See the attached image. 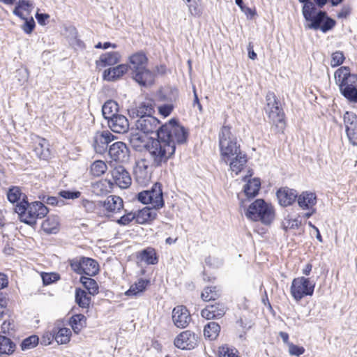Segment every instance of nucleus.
<instances>
[{
    "mask_svg": "<svg viewBox=\"0 0 357 357\" xmlns=\"http://www.w3.org/2000/svg\"><path fill=\"white\" fill-rule=\"evenodd\" d=\"M188 133L187 130L174 119L162 125L157 139H152L146 145L149 158L151 166L158 167L174 154L176 146L187 142Z\"/></svg>",
    "mask_w": 357,
    "mask_h": 357,
    "instance_id": "nucleus-1",
    "label": "nucleus"
},
{
    "mask_svg": "<svg viewBox=\"0 0 357 357\" xmlns=\"http://www.w3.org/2000/svg\"><path fill=\"white\" fill-rule=\"evenodd\" d=\"M302 13L307 22L306 26L310 29L321 30L323 33H326L336 25L335 20L328 17L326 12L317 10L314 3H308L303 6Z\"/></svg>",
    "mask_w": 357,
    "mask_h": 357,
    "instance_id": "nucleus-2",
    "label": "nucleus"
},
{
    "mask_svg": "<svg viewBox=\"0 0 357 357\" xmlns=\"http://www.w3.org/2000/svg\"><path fill=\"white\" fill-rule=\"evenodd\" d=\"M148 59L142 52H137L129 58L128 69L132 79L140 86H149L153 84L155 75L146 68Z\"/></svg>",
    "mask_w": 357,
    "mask_h": 357,
    "instance_id": "nucleus-3",
    "label": "nucleus"
},
{
    "mask_svg": "<svg viewBox=\"0 0 357 357\" xmlns=\"http://www.w3.org/2000/svg\"><path fill=\"white\" fill-rule=\"evenodd\" d=\"M15 211L21 222L31 226L35 225L37 219L43 218L49 212L48 208L40 202L29 204L26 196H24L22 201L16 204Z\"/></svg>",
    "mask_w": 357,
    "mask_h": 357,
    "instance_id": "nucleus-4",
    "label": "nucleus"
},
{
    "mask_svg": "<svg viewBox=\"0 0 357 357\" xmlns=\"http://www.w3.org/2000/svg\"><path fill=\"white\" fill-rule=\"evenodd\" d=\"M245 215L253 221H260L264 225H270L275 218V212L271 204L261 199H258L249 206Z\"/></svg>",
    "mask_w": 357,
    "mask_h": 357,
    "instance_id": "nucleus-5",
    "label": "nucleus"
},
{
    "mask_svg": "<svg viewBox=\"0 0 357 357\" xmlns=\"http://www.w3.org/2000/svg\"><path fill=\"white\" fill-rule=\"evenodd\" d=\"M219 147L221 160H227L234 154L242 151L229 126H224L219 132Z\"/></svg>",
    "mask_w": 357,
    "mask_h": 357,
    "instance_id": "nucleus-6",
    "label": "nucleus"
},
{
    "mask_svg": "<svg viewBox=\"0 0 357 357\" xmlns=\"http://www.w3.org/2000/svg\"><path fill=\"white\" fill-rule=\"evenodd\" d=\"M137 198L144 204H151L155 209L161 208L164 206L161 185L158 183H155L150 190L137 193Z\"/></svg>",
    "mask_w": 357,
    "mask_h": 357,
    "instance_id": "nucleus-7",
    "label": "nucleus"
},
{
    "mask_svg": "<svg viewBox=\"0 0 357 357\" xmlns=\"http://www.w3.org/2000/svg\"><path fill=\"white\" fill-rule=\"evenodd\" d=\"M315 283L309 278L298 277L293 280L290 292L296 301H300L303 297L312 296L314 293Z\"/></svg>",
    "mask_w": 357,
    "mask_h": 357,
    "instance_id": "nucleus-8",
    "label": "nucleus"
},
{
    "mask_svg": "<svg viewBox=\"0 0 357 357\" xmlns=\"http://www.w3.org/2000/svg\"><path fill=\"white\" fill-rule=\"evenodd\" d=\"M71 268L78 274L93 276L98 273V264L91 258L79 257L70 261Z\"/></svg>",
    "mask_w": 357,
    "mask_h": 357,
    "instance_id": "nucleus-9",
    "label": "nucleus"
},
{
    "mask_svg": "<svg viewBox=\"0 0 357 357\" xmlns=\"http://www.w3.org/2000/svg\"><path fill=\"white\" fill-rule=\"evenodd\" d=\"M266 100L265 110L270 121L277 126L279 124H284V114L282 109L279 106V102L277 101L274 93L268 92L266 94Z\"/></svg>",
    "mask_w": 357,
    "mask_h": 357,
    "instance_id": "nucleus-10",
    "label": "nucleus"
},
{
    "mask_svg": "<svg viewBox=\"0 0 357 357\" xmlns=\"http://www.w3.org/2000/svg\"><path fill=\"white\" fill-rule=\"evenodd\" d=\"M135 126L137 130L145 134L155 132L158 136L162 126H160V121L153 115H145L136 121Z\"/></svg>",
    "mask_w": 357,
    "mask_h": 357,
    "instance_id": "nucleus-11",
    "label": "nucleus"
},
{
    "mask_svg": "<svg viewBox=\"0 0 357 357\" xmlns=\"http://www.w3.org/2000/svg\"><path fill=\"white\" fill-rule=\"evenodd\" d=\"M108 153L109 157L116 162L126 163L130 160V150L122 142L112 144L108 149Z\"/></svg>",
    "mask_w": 357,
    "mask_h": 357,
    "instance_id": "nucleus-12",
    "label": "nucleus"
},
{
    "mask_svg": "<svg viewBox=\"0 0 357 357\" xmlns=\"http://www.w3.org/2000/svg\"><path fill=\"white\" fill-rule=\"evenodd\" d=\"M334 76L340 88L357 86V75L351 74L348 67H341L337 69Z\"/></svg>",
    "mask_w": 357,
    "mask_h": 357,
    "instance_id": "nucleus-13",
    "label": "nucleus"
},
{
    "mask_svg": "<svg viewBox=\"0 0 357 357\" xmlns=\"http://www.w3.org/2000/svg\"><path fill=\"white\" fill-rule=\"evenodd\" d=\"M344 124L349 142L357 146V116L355 114L346 112L343 116Z\"/></svg>",
    "mask_w": 357,
    "mask_h": 357,
    "instance_id": "nucleus-14",
    "label": "nucleus"
},
{
    "mask_svg": "<svg viewBox=\"0 0 357 357\" xmlns=\"http://www.w3.org/2000/svg\"><path fill=\"white\" fill-rule=\"evenodd\" d=\"M114 136L108 130L96 132L93 137V146L95 151L103 154L107 151L108 144L114 140Z\"/></svg>",
    "mask_w": 357,
    "mask_h": 357,
    "instance_id": "nucleus-15",
    "label": "nucleus"
},
{
    "mask_svg": "<svg viewBox=\"0 0 357 357\" xmlns=\"http://www.w3.org/2000/svg\"><path fill=\"white\" fill-rule=\"evenodd\" d=\"M197 343V336L190 331L181 333L174 340V345L181 349H192Z\"/></svg>",
    "mask_w": 357,
    "mask_h": 357,
    "instance_id": "nucleus-16",
    "label": "nucleus"
},
{
    "mask_svg": "<svg viewBox=\"0 0 357 357\" xmlns=\"http://www.w3.org/2000/svg\"><path fill=\"white\" fill-rule=\"evenodd\" d=\"M224 162L229 165V169L232 172L236 175L238 174L246 166L248 162L247 154L241 151L237 154H234L227 160H224Z\"/></svg>",
    "mask_w": 357,
    "mask_h": 357,
    "instance_id": "nucleus-17",
    "label": "nucleus"
},
{
    "mask_svg": "<svg viewBox=\"0 0 357 357\" xmlns=\"http://www.w3.org/2000/svg\"><path fill=\"white\" fill-rule=\"evenodd\" d=\"M172 320L176 327L183 328L189 324L191 317L185 307L179 305L172 311Z\"/></svg>",
    "mask_w": 357,
    "mask_h": 357,
    "instance_id": "nucleus-18",
    "label": "nucleus"
},
{
    "mask_svg": "<svg viewBox=\"0 0 357 357\" xmlns=\"http://www.w3.org/2000/svg\"><path fill=\"white\" fill-rule=\"evenodd\" d=\"M112 178L119 188H127L131 184V177L124 167L118 165L112 172Z\"/></svg>",
    "mask_w": 357,
    "mask_h": 357,
    "instance_id": "nucleus-19",
    "label": "nucleus"
},
{
    "mask_svg": "<svg viewBox=\"0 0 357 357\" xmlns=\"http://www.w3.org/2000/svg\"><path fill=\"white\" fill-rule=\"evenodd\" d=\"M132 117L145 116L152 115L155 112V102L151 99H147L140 102L136 107L129 111Z\"/></svg>",
    "mask_w": 357,
    "mask_h": 357,
    "instance_id": "nucleus-20",
    "label": "nucleus"
},
{
    "mask_svg": "<svg viewBox=\"0 0 357 357\" xmlns=\"http://www.w3.org/2000/svg\"><path fill=\"white\" fill-rule=\"evenodd\" d=\"M109 128L114 132L125 133L129 129V123L127 118L122 115L118 114L107 121Z\"/></svg>",
    "mask_w": 357,
    "mask_h": 357,
    "instance_id": "nucleus-21",
    "label": "nucleus"
},
{
    "mask_svg": "<svg viewBox=\"0 0 357 357\" xmlns=\"http://www.w3.org/2000/svg\"><path fill=\"white\" fill-rule=\"evenodd\" d=\"M226 307L222 303L206 306L201 312L202 317L206 319H220L225 314Z\"/></svg>",
    "mask_w": 357,
    "mask_h": 357,
    "instance_id": "nucleus-22",
    "label": "nucleus"
},
{
    "mask_svg": "<svg viewBox=\"0 0 357 357\" xmlns=\"http://www.w3.org/2000/svg\"><path fill=\"white\" fill-rule=\"evenodd\" d=\"M100 204L101 207L110 213H118L123 208V199L116 195L108 196L105 200L100 201Z\"/></svg>",
    "mask_w": 357,
    "mask_h": 357,
    "instance_id": "nucleus-23",
    "label": "nucleus"
},
{
    "mask_svg": "<svg viewBox=\"0 0 357 357\" xmlns=\"http://www.w3.org/2000/svg\"><path fill=\"white\" fill-rule=\"evenodd\" d=\"M298 197L297 192L294 189L289 188H282L277 192V197L279 204L282 206L291 205Z\"/></svg>",
    "mask_w": 357,
    "mask_h": 357,
    "instance_id": "nucleus-24",
    "label": "nucleus"
},
{
    "mask_svg": "<svg viewBox=\"0 0 357 357\" xmlns=\"http://www.w3.org/2000/svg\"><path fill=\"white\" fill-rule=\"evenodd\" d=\"M128 70V65L120 64L114 68H109L103 72V79L109 82H114L121 77Z\"/></svg>",
    "mask_w": 357,
    "mask_h": 357,
    "instance_id": "nucleus-25",
    "label": "nucleus"
},
{
    "mask_svg": "<svg viewBox=\"0 0 357 357\" xmlns=\"http://www.w3.org/2000/svg\"><path fill=\"white\" fill-rule=\"evenodd\" d=\"M298 206L303 210L312 209L317 203L315 194L309 192H303L297 197Z\"/></svg>",
    "mask_w": 357,
    "mask_h": 357,
    "instance_id": "nucleus-26",
    "label": "nucleus"
},
{
    "mask_svg": "<svg viewBox=\"0 0 357 357\" xmlns=\"http://www.w3.org/2000/svg\"><path fill=\"white\" fill-rule=\"evenodd\" d=\"M157 209L154 208L144 207L136 213L137 223L146 224L155 220L158 215Z\"/></svg>",
    "mask_w": 357,
    "mask_h": 357,
    "instance_id": "nucleus-27",
    "label": "nucleus"
},
{
    "mask_svg": "<svg viewBox=\"0 0 357 357\" xmlns=\"http://www.w3.org/2000/svg\"><path fill=\"white\" fill-rule=\"evenodd\" d=\"M33 9V4L28 0H19L15 6L13 13L20 19H25L29 15Z\"/></svg>",
    "mask_w": 357,
    "mask_h": 357,
    "instance_id": "nucleus-28",
    "label": "nucleus"
},
{
    "mask_svg": "<svg viewBox=\"0 0 357 357\" xmlns=\"http://www.w3.org/2000/svg\"><path fill=\"white\" fill-rule=\"evenodd\" d=\"M112 185L113 183L109 180H100L92 184V192L98 196H102L110 192L112 190Z\"/></svg>",
    "mask_w": 357,
    "mask_h": 357,
    "instance_id": "nucleus-29",
    "label": "nucleus"
},
{
    "mask_svg": "<svg viewBox=\"0 0 357 357\" xmlns=\"http://www.w3.org/2000/svg\"><path fill=\"white\" fill-rule=\"evenodd\" d=\"M49 146V143L45 139L40 138L34 148V152L39 158L47 160L51 155Z\"/></svg>",
    "mask_w": 357,
    "mask_h": 357,
    "instance_id": "nucleus-30",
    "label": "nucleus"
},
{
    "mask_svg": "<svg viewBox=\"0 0 357 357\" xmlns=\"http://www.w3.org/2000/svg\"><path fill=\"white\" fill-rule=\"evenodd\" d=\"M118 112L119 105L112 100H107L102 107V116L107 121L118 115Z\"/></svg>",
    "mask_w": 357,
    "mask_h": 357,
    "instance_id": "nucleus-31",
    "label": "nucleus"
},
{
    "mask_svg": "<svg viewBox=\"0 0 357 357\" xmlns=\"http://www.w3.org/2000/svg\"><path fill=\"white\" fill-rule=\"evenodd\" d=\"M178 97V91L176 88H167L161 90L159 93L160 100L165 101L167 103L173 104Z\"/></svg>",
    "mask_w": 357,
    "mask_h": 357,
    "instance_id": "nucleus-32",
    "label": "nucleus"
},
{
    "mask_svg": "<svg viewBox=\"0 0 357 357\" xmlns=\"http://www.w3.org/2000/svg\"><path fill=\"white\" fill-rule=\"evenodd\" d=\"M261 182L259 178L248 180L244 186V192L248 197H255L259 190Z\"/></svg>",
    "mask_w": 357,
    "mask_h": 357,
    "instance_id": "nucleus-33",
    "label": "nucleus"
},
{
    "mask_svg": "<svg viewBox=\"0 0 357 357\" xmlns=\"http://www.w3.org/2000/svg\"><path fill=\"white\" fill-rule=\"evenodd\" d=\"M220 331V325L216 322L211 321L204 326V335L206 338L210 340H214L219 335Z\"/></svg>",
    "mask_w": 357,
    "mask_h": 357,
    "instance_id": "nucleus-34",
    "label": "nucleus"
},
{
    "mask_svg": "<svg viewBox=\"0 0 357 357\" xmlns=\"http://www.w3.org/2000/svg\"><path fill=\"white\" fill-rule=\"evenodd\" d=\"M121 56L117 52H110L103 54L100 57L102 66H113L119 62Z\"/></svg>",
    "mask_w": 357,
    "mask_h": 357,
    "instance_id": "nucleus-35",
    "label": "nucleus"
},
{
    "mask_svg": "<svg viewBox=\"0 0 357 357\" xmlns=\"http://www.w3.org/2000/svg\"><path fill=\"white\" fill-rule=\"evenodd\" d=\"M42 228L45 233L55 234L59 230V220L56 217H48L42 223Z\"/></svg>",
    "mask_w": 357,
    "mask_h": 357,
    "instance_id": "nucleus-36",
    "label": "nucleus"
},
{
    "mask_svg": "<svg viewBox=\"0 0 357 357\" xmlns=\"http://www.w3.org/2000/svg\"><path fill=\"white\" fill-rule=\"evenodd\" d=\"M15 349V344L8 337L0 335V355L11 354Z\"/></svg>",
    "mask_w": 357,
    "mask_h": 357,
    "instance_id": "nucleus-37",
    "label": "nucleus"
},
{
    "mask_svg": "<svg viewBox=\"0 0 357 357\" xmlns=\"http://www.w3.org/2000/svg\"><path fill=\"white\" fill-rule=\"evenodd\" d=\"M53 330H56L54 336L55 340L58 344H64L70 342L71 336L70 329L67 328H54Z\"/></svg>",
    "mask_w": 357,
    "mask_h": 357,
    "instance_id": "nucleus-38",
    "label": "nucleus"
},
{
    "mask_svg": "<svg viewBox=\"0 0 357 357\" xmlns=\"http://www.w3.org/2000/svg\"><path fill=\"white\" fill-rule=\"evenodd\" d=\"M149 283V280L141 278L130 286V289L126 292V294L128 296H137L145 290Z\"/></svg>",
    "mask_w": 357,
    "mask_h": 357,
    "instance_id": "nucleus-39",
    "label": "nucleus"
},
{
    "mask_svg": "<svg viewBox=\"0 0 357 357\" xmlns=\"http://www.w3.org/2000/svg\"><path fill=\"white\" fill-rule=\"evenodd\" d=\"M86 322V317L82 314L73 315L70 320V324L73 331L78 334L84 327Z\"/></svg>",
    "mask_w": 357,
    "mask_h": 357,
    "instance_id": "nucleus-40",
    "label": "nucleus"
},
{
    "mask_svg": "<svg viewBox=\"0 0 357 357\" xmlns=\"http://www.w3.org/2000/svg\"><path fill=\"white\" fill-rule=\"evenodd\" d=\"M75 301L81 307H88L91 303V296H89L85 290L76 289Z\"/></svg>",
    "mask_w": 357,
    "mask_h": 357,
    "instance_id": "nucleus-41",
    "label": "nucleus"
},
{
    "mask_svg": "<svg viewBox=\"0 0 357 357\" xmlns=\"http://www.w3.org/2000/svg\"><path fill=\"white\" fill-rule=\"evenodd\" d=\"M301 225V220L299 217L292 218L290 215H287L282 222V226L284 230H295L300 227Z\"/></svg>",
    "mask_w": 357,
    "mask_h": 357,
    "instance_id": "nucleus-42",
    "label": "nucleus"
},
{
    "mask_svg": "<svg viewBox=\"0 0 357 357\" xmlns=\"http://www.w3.org/2000/svg\"><path fill=\"white\" fill-rule=\"evenodd\" d=\"M80 282L88 290L89 294L95 295L98 293V285L94 279L82 276L80 278Z\"/></svg>",
    "mask_w": 357,
    "mask_h": 357,
    "instance_id": "nucleus-43",
    "label": "nucleus"
},
{
    "mask_svg": "<svg viewBox=\"0 0 357 357\" xmlns=\"http://www.w3.org/2000/svg\"><path fill=\"white\" fill-rule=\"evenodd\" d=\"M24 196H26L24 194L22 193L21 190L17 186H13L9 188L7 192V198L8 201L11 203L17 202V204L21 202L24 198Z\"/></svg>",
    "mask_w": 357,
    "mask_h": 357,
    "instance_id": "nucleus-44",
    "label": "nucleus"
},
{
    "mask_svg": "<svg viewBox=\"0 0 357 357\" xmlns=\"http://www.w3.org/2000/svg\"><path fill=\"white\" fill-rule=\"evenodd\" d=\"M130 142L135 149L139 151L144 147L146 149L148 144V142H146L145 137L139 133H132L130 137Z\"/></svg>",
    "mask_w": 357,
    "mask_h": 357,
    "instance_id": "nucleus-45",
    "label": "nucleus"
},
{
    "mask_svg": "<svg viewBox=\"0 0 357 357\" xmlns=\"http://www.w3.org/2000/svg\"><path fill=\"white\" fill-rule=\"evenodd\" d=\"M107 169V166L106 163L102 160H96L94 161L90 167V172L94 176H100Z\"/></svg>",
    "mask_w": 357,
    "mask_h": 357,
    "instance_id": "nucleus-46",
    "label": "nucleus"
},
{
    "mask_svg": "<svg viewBox=\"0 0 357 357\" xmlns=\"http://www.w3.org/2000/svg\"><path fill=\"white\" fill-rule=\"evenodd\" d=\"M220 294L216 290L215 287H206L201 294V298L204 301H214L218 298Z\"/></svg>",
    "mask_w": 357,
    "mask_h": 357,
    "instance_id": "nucleus-47",
    "label": "nucleus"
},
{
    "mask_svg": "<svg viewBox=\"0 0 357 357\" xmlns=\"http://www.w3.org/2000/svg\"><path fill=\"white\" fill-rule=\"evenodd\" d=\"M142 259L149 264H155L158 263V258L154 249L147 248L142 252Z\"/></svg>",
    "mask_w": 357,
    "mask_h": 357,
    "instance_id": "nucleus-48",
    "label": "nucleus"
},
{
    "mask_svg": "<svg viewBox=\"0 0 357 357\" xmlns=\"http://www.w3.org/2000/svg\"><path fill=\"white\" fill-rule=\"evenodd\" d=\"M82 206L86 213H96L98 209L101 208L100 201L93 202L89 199H82L81 202Z\"/></svg>",
    "mask_w": 357,
    "mask_h": 357,
    "instance_id": "nucleus-49",
    "label": "nucleus"
},
{
    "mask_svg": "<svg viewBox=\"0 0 357 357\" xmlns=\"http://www.w3.org/2000/svg\"><path fill=\"white\" fill-rule=\"evenodd\" d=\"M342 94L349 101L357 102V86L340 88Z\"/></svg>",
    "mask_w": 357,
    "mask_h": 357,
    "instance_id": "nucleus-50",
    "label": "nucleus"
},
{
    "mask_svg": "<svg viewBox=\"0 0 357 357\" xmlns=\"http://www.w3.org/2000/svg\"><path fill=\"white\" fill-rule=\"evenodd\" d=\"M38 341L39 339L37 335H31L22 341L21 343V349L24 351L34 348L38 344Z\"/></svg>",
    "mask_w": 357,
    "mask_h": 357,
    "instance_id": "nucleus-51",
    "label": "nucleus"
},
{
    "mask_svg": "<svg viewBox=\"0 0 357 357\" xmlns=\"http://www.w3.org/2000/svg\"><path fill=\"white\" fill-rule=\"evenodd\" d=\"M219 357H238L236 349L229 348L227 346H222L219 348Z\"/></svg>",
    "mask_w": 357,
    "mask_h": 357,
    "instance_id": "nucleus-52",
    "label": "nucleus"
},
{
    "mask_svg": "<svg viewBox=\"0 0 357 357\" xmlns=\"http://www.w3.org/2000/svg\"><path fill=\"white\" fill-rule=\"evenodd\" d=\"M344 56L342 52L337 51L332 54L331 66L336 67L341 65L344 61Z\"/></svg>",
    "mask_w": 357,
    "mask_h": 357,
    "instance_id": "nucleus-53",
    "label": "nucleus"
},
{
    "mask_svg": "<svg viewBox=\"0 0 357 357\" xmlns=\"http://www.w3.org/2000/svg\"><path fill=\"white\" fill-rule=\"evenodd\" d=\"M134 220L137 222L136 213L129 212L122 215L116 222L120 225H127Z\"/></svg>",
    "mask_w": 357,
    "mask_h": 357,
    "instance_id": "nucleus-54",
    "label": "nucleus"
},
{
    "mask_svg": "<svg viewBox=\"0 0 357 357\" xmlns=\"http://www.w3.org/2000/svg\"><path fill=\"white\" fill-rule=\"evenodd\" d=\"M135 177L137 181L141 183H146L150 179V174L148 172H144L142 169V166H139V167L135 170Z\"/></svg>",
    "mask_w": 357,
    "mask_h": 357,
    "instance_id": "nucleus-55",
    "label": "nucleus"
},
{
    "mask_svg": "<svg viewBox=\"0 0 357 357\" xmlns=\"http://www.w3.org/2000/svg\"><path fill=\"white\" fill-rule=\"evenodd\" d=\"M55 332L56 330L45 332L41 337L40 344L44 346L50 345L55 340Z\"/></svg>",
    "mask_w": 357,
    "mask_h": 357,
    "instance_id": "nucleus-56",
    "label": "nucleus"
},
{
    "mask_svg": "<svg viewBox=\"0 0 357 357\" xmlns=\"http://www.w3.org/2000/svg\"><path fill=\"white\" fill-rule=\"evenodd\" d=\"M23 20H24V24L22 26V30L26 33H31L34 27H35V22H34V20L32 17H31L29 19L26 16L25 17V19H22Z\"/></svg>",
    "mask_w": 357,
    "mask_h": 357,
    "instance_id": "nucleus-57",
    "label": "nucleus"
},
{
    "mask_svg": "<svg viewBox=\"0 0 357 357\" xmlns=\"http://www.w3.org/2000/svg\"><path fill=\"white\" fill-rule=\"evenodd\" d=\"M289 353L290 355L299 356L304 354L305 349L303 347H298L293 343H288Z\"/></svg>",
    "mask_w": 357,
    "mask_h": 357,
    "instance_id": "nucleus-58",
    "label": "nucleus"
},
{
    "mask_svg": "<svg viewBox=\"0 0 357 357\" xmlns=\"http://www.w3.org/2000/svg\"><path fill=\"white\" fill-rule=\"evenodd\" d=\"M174 105L171 103H167L158 107V112L160 114L164 117L168 116L173 111Z\"/></svg>",
    "mask_w": 357,
    "mask_h": 357,
    "instance_id": "nucleus-59",
    "label": "nucleus"
},
{
    "mask_svg": "<svg viewBox=\"0 0 357 357\" xmlns=\"http://www.w3.org/2000/svg\"><path fill=\"white\" fill-rule=\"evenodd\" d=\"M59 195L65 199H75L81 195V192L79 191L71 192L68 190H62L59 192Z\"/></svg>",
    "mask_w": 357,
    "mask_h": 357,
    "instance_id": "nucleus-60",
    "label": "nucleus"
},
{
    "mask_svg": "<svg viewBox=\"0 0 357 357\" xmlns=\"http://www.w3.org/2000/svg\"><path fill=\"white\" fill-rule=\"evenodd\" d=\"M188 7L191 15L195 16H199L201 15V10L195 0H191L190 3H187Z\"/></svg>",
    "mask_w": 357,
    "mask_h": 357,
    "instance_id": "nucleus-61",
    "label": "nucleus"
},
{
    "mask_svg": "<svg viewBox=\"0 0 357 357\" xmlns=\"http://www.w3.org/2000/svg\"><path fill=\"white\" fill-rule=\"evenodd\" d=\"M42 279L43 284L47 285L56 280L57 277L54 273H43L42 274Z\"/></svg>",
    "mask_w": 357,
    "mask_h": 357,
    "instance_id": "nucleus-62",
    "label": "nucleus"
},
{
    "mask_svg": "<svg viewBox=\"0 0 357 357\" xmlns=\"http://www.w3.org/2000/svg\"><path fill=\"white\" fill-rule=\"evenodd\" d=\"M11 330H13V323L10 321H3L1 327V332L4 334H10Z\"/></svg>",
    "mask_w": 357,
    "mask_h": 357,
    "instance_id": "nucleus-63",
    "label": "nucleus"
},
{
    "mask_svg": "<svg viewBox=\"0 0 357 357\" xmlns=\"http://www.w3.org/2000/svg\"><path fill=\"white\" fill-rule=\"evenodd\" d=\"M351 13V8L348 6H344L337 13L338 18H346Z\"/></svg>",
    "mask_w": 357,
    "mask_h": 357,
    "instance_id": "nucleus-64",
    "label": "nucleus"
}]
</instances>
